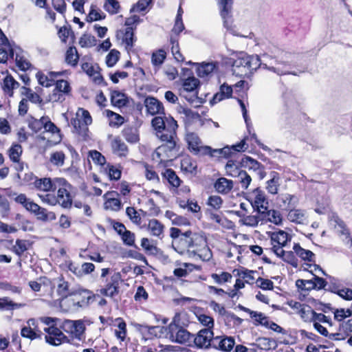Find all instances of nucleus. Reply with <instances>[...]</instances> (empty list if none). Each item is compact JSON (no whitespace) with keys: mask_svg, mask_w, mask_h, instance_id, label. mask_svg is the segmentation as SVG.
<instances>
[{"mask_svg":"<svg viewBox=\"0 0 352 352\" xmlns=\"http://www.w3.org/2000/svg\"><path fill=\"white\" fill-rule=\"evenodd\" d=\"M41 321L49 326L44 329L47 333L45 338L47 343L54 346H58L69 341L67 337L56 326L59 325L64 331L78 340L81 339L85 329L83 322L80 320H65L60 322V319L57 318L42 317Z\"/></svg>","mask_w":352,"mask_h":352,"instance_id":"nucleus-1","label":"nucleus"},{"mask_svg":"<svg viewBox=\"0 0 352 352\" xmlns=\"http://www.w3.org/2000/svg\"><path fill=\"white\" fill-rule=\"evenodd\" d=\"M261 66L260 59L258 56H249L241 53L234 60L232 71L234 74L239 76H249Z\"/></svg>","mask_w":352,"mask_h":352,"instance_id":"nucleus-2","label":"nucleus"},{"mask_svg":"<svg viewBox=\"0 0 352 352\" xmlns=\"http://www.w3.org/2000/svg\"><path fill=\"white\" fill-rule=\"evenodd\" d=\"M67 300H60V305L65 311H76L87 307L92 299L91 292L87 289L72 290Z\"/></svg>","mask_w":352,"mask_h":352,"instance_id":"nucleus-3","label":"nucleus"},{"mask_svg":"<svg viewBox=\"0 0 352 352\" xmlns=\"http://www.w3.org/2000/svg\"><path fill=\"white\" fill-rule=\"evenodd\" d=\"M162 131V134L165 136L167 135V138H157L162 142V144L159 146L155 151V155L158 159H160L161 162L166 161L169 158L173 157V153L176 151V146L178 140L176 132L177 129H174V135L173 134L171 137L168 135L170 134L168 131Z\"/></svg>","mask_w":352,"mask_h":352,"instance_id":"nucleus-4","label":"nucleus"},{"mask_svg":"<svg viewBox=\"0 0 352 352\" xmlns=\"http://www.w3.org/2000/svg\"><path fill=\"white\" fill-rule=\"evenodd\" d=\"M189 256L198 257L202 261H209L212 258V252L202 234L192 232Z\"/></svg>","mask_w":352,"mask_h":352,"instance_id":"nucleus-5","label":"nucleus"},{"mask_svg":"<svg viewBox=\"0 0 352 352\" xmlns=\"http://www.w3.org/2000/svg\"><path fill=\"white\" fill-rule=\"evenodd\" d=\"M62 186L58 189L56 195L54 193H38V197L43 204L52 206L59 204L64 208H69L72 205V199L67 187L70 185Z\"/></svg>","mask_w":352,"mask_h":352,"instance_id":"nucleus-6","label":"nucleus"},{"mask_svg":"<svg viewBox=\"0 0 352 352\" xmlns=\"http://www.w3.org/2000/svg\"><path fill=\"white\" fill-rule=\"evenodd\" d=\"M92 123V118L88 111L79 108L75 117L71 120V124L74 131L81 136L84 140L89 137L88 126Z\"/></svg>","mask_w":352,"mask_h":352,"instance_id":"nucleus-7","label":"nucleus"},{"mask_svg":"<svg viewBox=\"0 0 352 352\" xmlns=\"http://www.w3.org/2000/svg\"><path fill=\"white\" fill-rule=\"evenodd\" d=\"M151 124L155 131V134L157 138L166 137L162 134V130L168 131L170 134L169 136L174 135V129H177L178 125L177 121L171 116H156L151 120Z\"/></svg>","mask_w":352,"mask_h":352,"instance_id":"nucleus-8","label":"nucleus"},{"mask_svg":"<svg viewBox=\"0 0 352 352\" xmlns=\"http://www.w3.org/2000/svg\"><path fill=\"white\" fill-rule=\"evenodd\" d=\"M56 184L59 186H68L69 184L63 178H55L52 180L48 177L36 179L33 182L34 188L38 191V193H54L56 190Z\"/></svg>","mask_w":352,"mask_h":352,"instance_id":"nucleus-9","label":"nucleus"},{"mask_svg":"<svg viewBox=\"0 0 352 352\" xmlns=\"http://www.w3.org/2000/svg\"><path fill=\"white\" fill-rule=\"evenodd\" d=\"M168 328L170 333V338L173 341L188 346H192L193 335L188 331L173 323H170Z\"/></svg>","mask_w":352,"mask_h":352,"instance_id":"nucleus-10","label":"nucleus"},{"mask_svg":"<svg viewBox=\"0 0 352 352\" xmlns=\"http://www.w3.org/2000/svg\"><path fill=\"white\" fill-rule=\"evenodd\" d=\"M186 140L188 145V149L195 155H208V153L210 151V146L202 145L200 138L195 133L187 134Z\"/></svg>","mask_w":352,"mask_h":352,"instance_id":"nucleus-11","label":"nucleus"},{"mask_svg":"<svg viewBox=\"0 0 352 352\" xmlns=\"http://www.w3.org/2000/svg\"><path fill=\"white\" fill-rule=\"evenodd\" d=\"M198 84L199 80L195 77L188 78L184 80L183 87L180 90V94L192 104L197 103V102H201L198 101V97L194 94Z\"/></svg>","mask_w":352,"mask_h":352,"instance_id":"nucleus-12","label":"nucleus"},{"mask_svg":"<svg viewBox=\"0 0 352 352\" xmlns=\"http://www.w3.org/2000/svg\"><path fill=\"white\" fill-rule=\"evenodd\" d=\"M214 333L210 329H203L200 330L197 336H193L192 345L199 349H208L210 346L212 347V340Z\"/></svg>","mask_w":352,"mask_h":352,"instance_id":"nucleus-13","label":"nucleus"},{"mask_svg":"<svg viewBox=\"0 0 352 352\" xmlns=\"http://www.w3.org/2000/svg\"><path fill=\"white\" fill-rule=\"evenodd\" d=\"M52 288L56 289L57 295L60 300H67L72 290L69 288V283L60 276L50 281Z\"/></svg>","mask_w":352,"mask_h":352,"instance_id":"nucleus-14","label":"nucleus"},{"mask_svg":"<svg viewBox=\"0 0 352 352\" xmlns=\"http://www.w3.org/2000/svg\"><path fill=\"white\" fill-rule=\"evenodd\" d=\"M252 206L256 208L258 213L263 212L268 208V201L265 192L259 188L254 189L251 195Z\"/></svg>","mask_w":352,"mask_h":352,"instance_id":"nucleus-15","label":"nucleus"},{"mask_svg":"<svg viewBox=\"0 0 352 352\" xmlns=\"http://www.w3.org/2000/svg\"><path fill=\"white\" fill-rule=\"evenodd\" d=\"M245 138H244L239 143L233 145L232 148H230L229 146H226L223 148L213 149L210 147V151L208 153V155H209L211 157L222 156L224 157H228L230 156L231 153L232 148H233L235 151L238 152L244 151L248 148V147L245 146Z\"/></svg>","mask_w":352,"mask_h":352,"instance_id":"nucleus-16","label":"nucleus"},{"mask_svg":"<svg viewBox=\"0 0 352 352\" xmlns=\"http://www.w3.org/2000/svg\"><path fill=\"white\" fill-rule=\"evenodd\" d=\"M191 233V231H186L183 233L180 239L173 241L172 245L173 248L180 254H187L189 256Z\"/></svg>","mask_w":352,"mask_h":352,"instance_id":"nucleus-17","label":"nucleus"},{"mask_svg":"<svg viewBox=\"0 0 352 352\" xmlns=\"http://www.w3.org/2000/svg\"><path fill=\"white\" fill-rule=\"evenodd\" d=\"M235 345L234 339L228 336H217L212 340V348L224 352H230Z\"/></svg>","mask_w":352,"mask_h":352,"instance_id":"nucleus-18","label":"nucleus"},{"mask_svg":"<svg viewBox=\"0 0 352 352\" xmlns=\"http://www.w3.org/2000/svg\"><path fill=\"white\" fill-rule=\"evenodd\" d=\"M14 50L8 41L6 36L3 34L0 38V63H5L8 58L14 59Z\"/></svg>","mask_w":352,"mask_h":352,"instance_id":"nucleus-19","label":"nucleus"},{"mask_svg":"<svg viewBox=\"0 0 352 352\" xmlns=\"http://www.w3.org/2000/svg\"><path fill=\"white\" fill-rule=\"evenodd\" d=\"M36 320L33 318L29 319L27 322V326L21 329V336L30 340L40 338L42 333L38 329H36Z\"/></svg>","mask_w":352,"mask_h":352,"instance_id":"nucleus-20","label":"nucleus"},{"mask_svg":"<svg viewBox=\"0 0 352 352\" xmlns=\"http://www.w3.org/2000/svg\"><path fill=\"white\" fill-rule=\"evenodd\" d=\"M120 280L119 273H116L111 277V280L104 288L100 289V294L109 297H113L118 293V285Z\"/></svg>","mask_w":352,"mask_h":352,"instance_id":"nucleus-21","label":"nucleus"},{"mask_svg":"<svg viewBox=\"0 0 352 352\" xmlns=\"http://www.w3.org/2000/svg\"><path fill=\"white\" fill-rule=\"evenodd\" d=\"M146 111L151 115L164 114V107L161 102L154 97H147L144 100Z\"/></svg>","mask_w":352,"mask_h":352,"instance_id":"nucleus-22","label":"nucleus"},{"mask_svg":"<svg viewBox=\"0 0 352 352\" xmlns=\"http://www.w3.org/2000/svg\"><path fill=\"white\" fill-rule=\"evenodd\" d=\"M19 83L11 75H6L1 83V89L9 97L13 96L14 90L19 87Z\"/></svg>","mask_w":352,"mask_h":352,"instance_id":"nucleus-23","label":"nucleus"},{"mask_svg":"<svg viewBox=\"0 0 352 352\" xmlns=\"http://www.w3.org/2000/svg\"><path fill=\"white\" fill-rule=\"evenodd\" d=\"M116 192H107L104 195V199H105L104 204V208L106 210H111L113 211H118L121 208V201L119 199L113 197V195Z\"/></svg>","mask_w":352,"mask_h":352,"instance_id":"nucleus-24","label":"nucleus"},{"mask_svg":"<svg viewBox=\"0 0 352 352\" xmlns=\"http://www.w3.org/2000/svg\"><path fill=\"white\" fill-rule=\"evenodd\" d=\"M21 94L25 96L24 99H27L28 102L30 101L32 103L38 104L40 107H42L45 103L38 93L33 91L31 89L26 87L21 88Z\"/></svg>","mask_w":352,"mask_h":352,"instance_id":"nucleus-25","label":"nucleus"},{"mask_svg":"<svg viewBox=\"0 0 352 352\" xmlns=\"http://www.w3.org/2000/svg\"><path fill=\"white\" fill-rule=\"evenodd\" d=\"M214 188L219 193L228 194L233 188V182L225 177H221L215 182Z\"/></svg>","mask_w":352,"mask_h":352,"instance_id":"nucleus-26","label":"nucleus"},{"mask_svg":"<svg viewBox=\"0 0 352 352\" xmlns=\"http://www.w3.org/2000/svg\"><path fill=\"white\" fill-rule=\"evenodd\" d=\"M41 122L43 124V128L46 132L51 133L55 136L56 140L58 142L61 140L60 131L53 123L48 117L43 116L41 118Z\"/></svg>","mask_w":352,"mask_h":352,"instance_id":"nucleus-27","label":"nucleus"},{"mask_svg":"<svg viewBox=\"0 0 352 352\" xmlns=\"http://www.w3.org/2000/svg\"><path fill=\"white\" fill-rule=\"evenodd\" d=\"M287 219L291 222L303 224L306 223L307 217L305 211L299 209H293L289 211Z\"/></svg>","mask_w":352,"mask_h":352,"instance_id":"nucleus-28","label":"nucleus"},{"mask_svg":"<svg viewBox=\"0 0 352 352\" xmlns=\"http://www.w3.org/2000/svg\"><path fill=\"white\" fill-rule=\"evenodd\" d=\"M270 240L272 244L281 245L282 246H285L287 243L290 238L289 237L288 234L283 231L279 230L277 232H272L270 233Z\"/></svg>","mask_w":352,"mask_h":352,"instance_id":"nucleus-29","label":"nucleus"},{"mask_svg":"<svg viewBox=\"0 0 352 352\" xmlns=\"http://www.w3.org/2000/svg\"><path fill=\"white\" fill-rule=\"evenodd\" d=\"M332 223H333L334 228L338 231V232L344 236L348 240L351 241V239L350 238V232L346 228L345 223L344 221L340 219L338 216H333L331 219Z\"/></svg>","mask_w":352,"mask_h":352,"instance_id":"nucleus-30","label":"nucleus"},{"mask_svg":"<svg viewBox=\"0 0 352 352\" xmlns=\"http://www.w3.org/2000/svg\"><path fill=\"white\" fill-rule=\"evenodd\" d=\"M164 225L157 219H152L148 223V229L151 235L158 238H162L164 233Z\"/></svg>","mask_w":352,"mask_h":352,"instance_id":"nucleus-31","label":"nucleus"},{"mask_svg":"<svg viewBox=\"0 0 352 352\" xmlns=\"http://www.w3.org/2000/svg\"><path fill=\"white\" fill-rule=\"evenodd\" d=\"M270 175L271 178L267 182L266 188L270 193L275 195L280 186V175L276 171L271 172Z\"/></svg>","mask_w":352,"mask_h":352,"instance_id":"nucleus-32","label":"nucleus"},{"mask_svg":"<svg viewBox=\"0 0 352 352\" xmlns=\"http://www.w3.org/2000/svg\"><path fill=\"white\" fill-rule=\"evenodd\" d=\"M111 101L113 106L122 107L126 105L128 102L127 97L119 91H112L111 93Z\"/></svg>","mask_w":352,"mask_h":352,"instance_id":"nucleus-33","label":"nucleus"},{"mask_svg":"<svg viewBox=\"0 0 352 352\" xmlns=\"http://www.w3.org/2000/svg\"><path fill=\"white\" fill-rule=\"evenodd\" d=\"M232 94V89L230 86L223 84L220 87V90L213 97L211 102L217 103L223 99L231 97Z\"/></svg>","mask_w":352,"mask_h":352,"instance_id":"nucleus-34","label":"nucleus"},{"mask_svg":"<svg viewBox=\"0 0 352 352\" xmlns=\"http://www.w3.org/2000/svg\"><path fill=\"white\" fill-rule=\"evenodd\" d=\"M216 67L215 63H202L197 67V75L200 78H206L213 72Z\"/></svg>","mask_w":352,"mask_h":352,"instance_id":"nucleus-35","label":"nucleus"},{"mask_svg":"<svg viewBox=\"0 0 352 352\" xmlns=\"http://www.w3.org/2000/svg\"><path fill=\"white\" fill-rule=\"evenodd\" d=\"M260 221H263V217L258 212L254 215H243L240 220L243 225L250 227H256Z\"/></svg>","mask_w":352,"mask_h":352,"instance_id":"nucleus-36","label":"nucleus"},{"mask_svg":"<svg viewBox=\"0 0 352 352\" xmlns=\"http://www.w3.org/2000/svg\"><path fill=\"white\" fill-rule=\"evenodd\" d=\"M261 213L263 221H269L274 224L278 225L282 222V217L280 212L274 210H268Z\"/></svg>","mask_w":352,"mask_h":352,"instance_id":"nucleus-37","label":"nucleus"},{"mask_svg":"<svg viewBox=\"0 0 352 352\" xmlns=\"http://www.w3.org/2000/svg\"><path fill=\"white\" fill-rule=\"evenodd\" d=\"M293 250L302 259L310 262L314 261L315 254L311 251L302 248L299 244H294Z\"/></svg>","mask_w":352,"mask_h":352,"instance_id":"nucleus-38","label":"nucleus"},{"mask_svg":"<svg viewBox=\"0 0 352 352\" xmlns=\"http://www.w3.org/2000/svg\"><path fill=\"white\" fill-rule=\"evenodd\" d=\"M36 211L34 212L37 219L43 221H54L56 219V214L53 212H48L47 209L38 206Z\"/></svg>","mask_w":352,"mask_h":352,"instance_id":"nucleus-39","label":"nucleus"},{"mask_svg":"<svg viewBox=\"0 0 352 352\" xmlns=\"http://www.w3.org/2000/svg\"><path fill=\"white\" fill-rule=\"evenodd\" d=\"M25 305L24 303L14 302L8 297L0 298V309L10 311L22 308Z\"/></svg>","mask_w":352,"mask_h":352,"instance_id":"nucleus-40","label":"nucleus"},{"mask_svg":"<svg viewBox=\"0 0 352 352\" xmlns=\"http://www.w3.org/2000/svg\"><path fill=\"white\" fill-rule=\"evenodd\" d=\"M113 151L120 156H124L126 155L128 149L124 142L120 139H114L111 143Z\"/></svg>","mask_w":352,"mask_h":352,"instance_id":"nucleus-41","label":"nucleus"},{"mask_svg":"<svg viewBox=\"0 0 352 352\" xmlns=\"http://www.w3.org/2000/svg\"><path fill=\"white\" fill-rule=\"evenodd\" d=\"M163 177L168 181V182L173 187H178L180 185V179L176 175L175 172L170 169H166L163 173Z\"/></svg>","mask_w":352,"mask_h":352,"instance_id":"nucleus-42","label":"nucleus"},{"mask_svg":"<svg viewBox=\"0 0 352 352\" xmlns=\"http://www.w3.org/2000/svg\"><path fill=\"white\" fill-rule=\"evenodd\" d=\"M79 56L75 47H70L66 52L65 61L72 66H76L78 63Z\"/></svg>","mask_w":352,"mask_h":352,"instance_id":"nucleus-43","label":"nucleus"},{"mask_svg":"<svg viewBox=\"0 0 352 352\" xmlns=\"http://www.w3.org/2000/svg\"><path fill=\"white\" fill-rule=\"evenodd\" d=\"M29 245V242L26 240L17 239L12 246V250L17 256H21L28 249Z\"/></svg>","mask_w":352,"mask_h":352,"instance_id":"nucleus-44","label":"nucleus"},{"mask_svg":"<svg viewBox=\"0 0 352 352\" xmlns=\"http://www.w3.org/2000/svg\"><path fill=\"white\" fill-rule=\"evenodd\" d=\"M265 68L274 72L279 76L289 74L285 69L286 63L285 62L276 60L275 65L267 66V64H263Z\"/></svg>","mask_w":352,"mask_h":352,"instance_id":"nucleus-45","label":"nucleus"},{"mask_svg":"<svg viewBox=\"0 0 352 352\" xmlns=\"http://www.w3.org/2000/svg\"><path fill=\"white\" fill-rule=\"evenodd\" d=\"M65 96L64 94L58 91L56 89H54L52 94H49L45 99L46 102H62L65 100Z\"/></svg>","mask_w":352,"mask_h":352,"instance_id":"nucleus-46","label":"nucleus"},{"mask_svg":"<svg viewBox=\"0 0 352 352\" xmlns=\"http://www.w3.org/2000/svg\"><path fill=\"white\" fill-rule=\"evenodd\" d=\"M65 159V155L63 151H56L51 154L50 161L53 165L60 167L64 164Z\"/></svg>","mask_w":352,"mask_h":352,"instance_id":"nucleus-47","label":"nucleus"},{"mask_svg":"<svg viewBox=\"0 0 352 352\" xmlns=\"http://www.w3.org/2000/svg\"><path fill=\"white\" fill-rule=\"evenodd\" d=\"M331 292L338 294L339 296L346 300H352V289L349 288L339 289L338 287L333 285L331 287Z\"/></svg>","mask_w":352,"mask_h":352,"instance_id":"nucleus-48","label":"nucleus"},{"mask_svg":"<svg viewBox=\"0 0 352 352\" xmlns=\"http://www.w3.org/2000/svg\"><path fill=\"white\" fill-rule=\"evenodd\" d=\"M106 116L110 120V125L111 126H120L124 122V118L120 115L110 111L106 110Z\"/></svg>","mask_w":352,"mask_h":352,"instance_id":"nucleus-49","label":"nucleus"},{"mask_svg":"<svg viewBox=\"0 0 352 352\" xmlns=\"http://www.w3.org/2000/svg\"><path fill=\"white\" fill-rule=\"evenodd\" d=\"M166 52L163 50H160L153 52L151 57V62L155 67H160L166 58Z\"/></svg>","mask_w":352,"mask_h":352,"instance_id":"nucleus-50","label":"nucleus"},{"mask_svg":"<svg viewBox=\"0 0 352 352\" xmlns=\"http://www.w3.org/2000/svg\"><path fill=\"white\" fill-rule=\"evenodd\" d=\"M123 42L126 44V48H131L134 42V33L132 27H127L123 36Z\"/></svg>","mask_w":352,"mask_h":352,"instance_id":"nucleus-51","label":"nucleus"},{"mask_svg":"<svg viewBox=\"0 0 352 352\" xmlns=\"http://www.w3.org/2000/svg\"><path fill=\"white\" fill-rule=\"evenodd\" d=\"M170 43L172 44V47H171L172 54L174 56V58H175V60L179 62L184 61V58L179 52L177 39L176 38H175V36H170Z\"/></svg>","mask_w":352,"mask_h":352,"instance_id":"nucleus-52","label":"nucleus"},{"mask_svg":"<svg viewBox=\"0 0 352 352\" xmlns=\"http://www.w3.org/2000/svg\"><path fill=\"white\" fill-rule=\"evenodd\" d=\"M123 134L126 141L129 142L135 143L139 140V136L135 129L126 128L123 131Z\"/></svg>","mask_w":352,"mask_h":352,"instance_id":"nucleus-53","label":"nucleus"},{"mask_svg":"<svg viewBox=\"0 0 352 352\" xmlns=\"http://www.w3.org/2000/svg\"><path fill=\"white\" fill-rule=\"evenodd\" d=\"M235 177L239 178L241 187L247 189L252 181L250 175L246 171L241 170Z\"/></svg>","mask_w":352,"mask_h":352,"instance_id":"nucleus-54","label":"nucleus"},{"mask_svg":"<svg viewBox=\"0 0 352 352\" xmlns=\"http://www.w3.org/2000/svg\"><path fill=\"white\" fill-rule=\"evenodd\" d=\"M22 153V147L19 144H14L9 151V156L13 162H18Z\"/></svg>","mask_w":352,"mask_h":352,"instance_id":"nucleus-55","label":"nucleus"},{"mask_svg":"<svg viewBox=\"0 0 352 352\" xmlns=\"http://www.w3.org/2000/svg\"><path fill=\"white\" fill-rule=\"evenodd\" d=\"M206 204L212 209L217 210L221 208L223 204V200L219 196L211 195L208 197Z\"/></svg>","mask_w":352,"mask_h":352,"instance_id":"nucleus-56","label":"nucleus"},{"mask_svg":"<svg viewBox=\"0 0 352 352\" xmlns=\"http://www.w3.org/2000/svg\"><path fill=\"white\" fill-rule=\"evenodd\" d=\"M89 156L91 158L93 162L96 164L103 166L106 163V159L104 156L98 151L94 150L89 151Z\"/></svg>","mask_w":352,"mask_h":352,"instance_id":"nucleus-57","label":"nucleus"},{"mask_svg":"<svg viewBox=\"0 0 352 352\" xmlns=\"http://www.w3.org/2000/svg\"><path fill=\"white\" fill-rule=\"evenodd\" d=\"M120 52L116 50H111L106 57V63L108 67L114 66L119 60Z\"/></svg>","mask_w":352,"mask_h":352,"instance_id":"nucleus-58","label":"nucleus"},{"mask_svg":"<svg viewBox=\"0 0 352 352\" xmlns=\"http://www.w3.org/2000/svg\"><path fill=\"white\" fill-rule=\"evenodd\" d=\"M54 88L65 95H69L71 91L69 82L65 80H57Z\"/></svg>","mask_w":352,"mask_h":352,"instance_id":"nucleus-59","label":"nucleus"},{"mask_svg":"<svg viewBox=\"0 0 352 352\" xmlns=\"http://www.w3.org/2000/svg\"><path fill=\"white\" fill-rule=\"evenodd\" d=\"M126 213L133 223L137 225H140L141 223V217L134 208L127 207L126 209Z\"/></svg>","mask_w":352,"mask_h":352,"instance_id":"nucleus-60","label":"nucleus"},{"mask_svg":"<svg viewBox=\"0 0 352 352\" xmlns=\"http://www.w3.org/2000/svg\"><path fill=\"white\" fill-rule=\"evenodd\" d=\"M36 76L38 83L43 87H49L54 85V79H51L48 75L38 72Z\"/></svg>","mask_w":352,"mask_h":352,"instance_id":"nucleus-61","label":"nucleus"},{"mask_svg":"<svg viewBox=\"0 0 352 352\" xmlns=\"http://www.w3.org/2000/svg\"><path fill=\"white\" fill-rule=\"evenodd\" d=\"M79 44L82 47H89L96 45L95 37L89 34H84L79 41Z\"/></svg>","mask_w":352,"mask_h":352,"instance_id":"nucleus-62","label":"nucleus"},{"mask_svg":"<svg viewBox=\"0 0 352 352\" xmlns=\"http://www.w3.org/2000/svg\"><path fill=\"white\" fill-rule=\"evenodd\" d=\"M352 315V311L349 309H336L334 311V318L338 321H342L347 317H350Z\"/></svg>","mask_w":352,"mask_h":352,"instance_id":"nucleus-63","label":"nucleus"},{"mask_svg":"<svg viewBox=\"0 0 352 352\" xmlns=\"http://www.w3.org/2000/svg\"><path fill=\"white\" fill-rule=\"evenodd\" d=\"M104 7L109 13L116 14L119 10L120 5L117 0H107Z\"/></svg>","mask_w":352,"mask_h":352,"instance_id":"nucleus-64","label":"nucleus"}]
</instances>
